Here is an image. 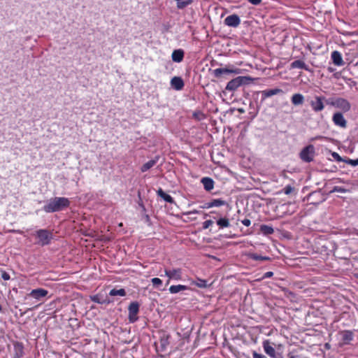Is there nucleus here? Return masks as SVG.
I'll return each mask as SVG.
<instances>
[{"label": "nucleus", "mask_w": 358, "mask_h": 358, "mask_svg": "<svg viewBox=\"0 0 358 358\" xmlns=\"http://www.w3.org/2000/svg\"><path fill=\"white\" fill-rule=\"evenodd\" d=\"M70 205V201L66 197H55L50 199L47 204L43 207L45 213L58 212L68 208Z\"/></svg>", "instance_id": "f257e3e1"}, {"label": "nucleus", "mask_w": 358, "mask_h": 358, "mask_svg": "<svg viewBox=\"0 0 358 358\" xmlns=\"http://www.w3.org/2000/svg\"><path fill=\"white\" fill-rule=\"evenodd\" d=\"M327 104L341 109L344 113L348 112L351 108L350 102L343 98H329L327 100Z\"/></svg>", "instance_id": "f03ea898"}, {"label": "nucleus", "mask_w": 358, "mask_h": 358, "mask_svg": "<svg viewBox=\"0 0 358 358\" xmlns=\"http://www.w3.org/2000/svg\"><path fill=\"white\" fill-rule=\"evenodd\" d=\"M251 78L248 76H238L230 80L225 87L226 90L233 92L236 90L243 85L248 83Z\"/></svg>", "instance_id": "7ed1b4c3"}, {"label": "nucleus", "mask_w": 358, "mask_h": 358, "mask_svg": "<svg viewBox=\"0 0 358 358\" xmlns=\"http://www.w3.org/2000/svg\"><path fill=\"white\" fill-rule=\"evenodd\" d=\"M36 236L38 239L37 243L42 246L48 245L52 238V234L46 229H39L36 231Z\"/></svg>", "instance_id": "20e7f679"}, {"label": "nucleus", "mask_w": 358, "mask_h": 358, "mask_svg": "<svg viewBox=\"0 0 358 358\" xmlns=\"http://www.w3.org/2000/svg\"><path fill=\"white\" fill-rule=\"evenodd\" d=\"M315 156V148L313 145H308L303 148L299 153L300 159L305 162L313 161Z\"/></svg>", "instance_id": "39448f33"}, {"label": "nucleus", "mask_w": 358, "mask_h": 358, "mask_svg": "<svg viewBox=\"0 0 358 358\" xmlns=\"http://www.w3.org/2000/svg\"><path fill=\"white\" fill-rule=\"evenodd\" d=\"M327 100L323 96H315L314 99L310 101V106L315 113H319L324 109Z\"/></svg>", "instance_id": "423d86ee"}, {"label": "nucleus", "mask_w": 358, "mask_h": 358, "mask_svg": "<svg viewBox=\"0 0 358 358\" xmlns=\"http://www.w3.org/2000/svg\"><path fill=\"white\" fill-rule=\"evenodd\" d=\"M241 69L237 68H218L215 69L213 71V74L216 78H220L222 75L226 74H239Z\"/></svg>", "instance_id": "0eeeda50"}, {"label": "nucleus", "mask_w": 358, "mask_h": 358, "mask_svg": "<svg viewBox=\"0 0 358 358\" xmlns=\"http://www.w3.org/2000/svg\"><path fill=\"white\" fill-rule=\"evenodd\" d=\"M48 294V291L43 289V288H38L32 289L29 294L28 296L32 297L33 299H36V301H41L44 298L47 296Z\"/></svg>", "instance_id": "6e6552de"}, {"label": "nucleus", "mask_w": 358, "mask_h": 358, "mask_svg": "<svg viewBox=\"0 0 358 358\" xmlns=\"http://www.w3.org/2000/svg\"><path fill=\"white\" fill-rule=\"evenodd\" d=\"M139 310V304L137 302H132L129 304L128 308L129 319L131 322H134L137 320L136 315Z\"/></svg>", "instance_id": "1a4fd4ad"}, {"label": "nucleus", "mask_w": 358, "mask_h": 358, "mask_svg": "<svg viewBox=\"0 0 358 358\" xmlns=\"http://www.w3.org/2000/svg\"><path fill=\"white\" fill-rule=\"evenodd\" d=\"M164 273L169 280H180L182 279V272L181 268L165 269Z\"/></svg>", "instance_id": "9d476101"}, {"label": "nucleus", "mask_w": 358, "mask_h": 358, "mask_svg": "<svg viewBox=\"0 0 358 358\" xmlns=\"http://www.w3.org/2000/svg\"><path fill=\"white\" fill-rule=\"evenodd\" d=\"M339 334L341 338V345H348L353 340L354 334L352 331L344 330L341 331Z\"/></svg>", "instance_id": "9b49d317"}, {"label": "nucleus", "mask_w": 358, "mask_h": 358, "mask_svg": "<svg viewBox=\"0 0 358 358\" xmlns=\"http://www.w3.org/2000/svg\"><path fill=\"white\" fill-rule=\"evenodd\" d=\"M332 121L335 125L341 128H345L347 127V121L343 117L341 113H336L333 115Z\"/></svg>", "instance_id": "f8f14e48"}, {"label": "nucleus", "mask_w": 358, "mask_h": 358, "mask_svg": "<svg viewBox=\"0 0 358 358\" xmlns=\"http://www.w3.org/2000/svg\"><path fill=\"white\" fill-rule=\"evenodd\" d=\"M224 24L229 27H237L241 24V20L237 15L233 14L224 19Z\"/></svg>", "instance_id": "ddd939ff"}, {"label": "nucleus", "mask_w": 358, "mask_h": 358, "mask_svg": "<svg viewBox=\"0 0 358 358\" xmlns=\"http://www.w3.org/2000/svg\"><path fill=\"white\" fill-rule=\"evenodd\" d=\"M262 346L264 352L266 355L272 358H275L276 352L273 346L271 345L270 341L268 340H266L263 342Z\"/></svg>", "instance_id": "4468645a"}, {"label": "nucleus", "mask_w": 358, "mask_h": 358, "mask_svg": "<svg viewBox=\"0 0 358 358\" xmlns=\"http://www.w3.org/2000/svg\"><path fill=\"white\" fill-rule=\"evenodd\" d=\"M331 58L334 65L341 66L344 65V62L340 52L334 50L331 52Z\"/></svg>", "instance_id": "2eb2a0df"}, {"label": "nucleus", "mask_w": 358, "mask_h": 358, "mask_svg": "<svg viewBox=\"0 0 358 358\" xmlns=\"http://www.w3.org/2000/svg\"><path fill=\"white\" fill-rule=\"evenodd\" d=\"M171 85L176 90H181L184 87V82L180 77L175 76L171 80Z\"/></svg>", "instance_id": "dca6fc26"}, {"label": "nucleus", "mask_w": 358, "mask_h": 358, "mask_svg": "<svg viewBox=\"0 0 358 358\" xmlns=\"http://www.w3.org/2000/svg\"><path fill=\"white\" fill-rule=\"evenodd\" d=\"M283 91L281 89L279 88H275V89H271V90H266L262 91V100L266 99L268 97H270L273 95H276L280 93H282Z\"/></svg>", "instance_id": "f3484780"}, {"label": "nucleus", "mask_w": 358, "mask_h": 358, "mask_svg": "<svg viewBox=\"0 0 358 358\" xmlns=\"http://www.w3.org/2000/svg\"><path fill=\"white\" fill-rule=\"evenodd\" d=\"M226 204V201L221 199H213L211 201L206 203L203 206V208H210L213 207H219Z\"/></svg>", "instance_id": "a211bd4d"}, {"label": "nucleus", "mask_w": 358, "mask_h": 358, "mask_svg": "<svg viewBox=\"0 0 358 358\" xmlns=\"http://www.w3.org/2000/svg\"><path fill=\"white\" fill-rule=\"evenodd\" d=\"M184 58V51L182 49H177L173 51L171 59L174 62L179 63Z\"/></svg>", "instance_id": "6ab92c4d"}, {"label": "nucleus", "mask_w": 358, "mask_h": 358, "mask_svg": "<svg viewBox=\"0 0 358 358\" xmlns=\"http://www.w3.org/2000/svg\"><path fill=\"white\" fill-rule=\"evenodd\" d=\"M304 96L300 93L294 94L291 97V102L294 106H300L304 103Z\"/></svg>", "instance_id": "aec40b11"}, {"label": "nucleus", "mask_w": 358, "mask_h": 358, "mask_svg": "<svg viewBox=\"0 0 358 358\" xmlns=\"http://www.w3.org/2000/svg\"><path fill=\"white\" fill-rule=\"evenodd\" d=\"M187 289H189V287H188L186 285H171L169 287V291L171 294H177L180 292L187 290Z\"/></svg>", "instance_id": "412c9836"}, {"label": "nucleus", "mask_w": 358, "mask_h": 358, "mask_svg": "<svg viewBox=\"0 0 358 358\" xmlns=\"http://www.w3.org/2000/svg\"><path fill=\"white\" fill-rule=\"evenodd\" d=\"M201 182L203 185L204 189L206 191H210L214 187V181L213 180V179L210 178L206 177L202 178Z\"/></svg>", "instance_id": "4be33fe9"}, {"label": "nucleus", "mask_w": 358, "mask_h": 358, "mask_svg": "<svg viewBox=\"0 0 358 358\" xmlns=\"http://www.w3.org/2000/svg\"><path fill=\"white\" fill-rule=\"evenodd\" d=\"M157 195L159 196H160L161 198H162L165 201H166V202H168L169 203H174V200H173V197L171 195L165 193L162 190V189H161V188L157 190Z\"/></svg>", "instance_id": "5701e85b"}, {"label": "nucleus", "mask_w": 358, "mask_h": 358, "mask_svg": "<svg viewBox=\"0 0 358 358\" xmlns=\"http://www.w3.org/2000/svg\"><path fill=\"white\" fill-rule=\"evenodd\" d=\"M157 160H158V158H156L155 159L150 160L148 162H146L145 164H144L141 166V171L145 172L148 170H149L150 169H151L152 166H154L156 164V163L157 162Z\"/></svg>", "instance_id": "b1692460"}, {"label": "nucleus", "mask_w": 358, "mask_h": 358, "mask_svg": "<svg viewBox=\"0 0 358 358\" xmlns=\"http://www.w3.org/2000/svg\"><path fill=\"white\" fill-rule=\"evenodd\" d=\"M291 66L293 69H301L308 70L307 65L301 60H295L291 64Z\"/></svg>", "instance_id": "393cba45"}, {"label": "nucleus", "mask_w": 358, "mask_h": 358, "mask_svg": "<svg viewBox=\"0 0 358 358\" xmlns=\"http://www.w3.org/2000/svg\"><path fill=\"white\" fill-rule=\"evenodd\" d=\"M178 9H183L192 4L194 0H175Z\"/></svg>", "instance_id": "a878e982"}, {"label": "nucleus", "mask_w": 358, "mask_h": 358, "mask_svg": "<svg viewBox=\"0 0 358 358\" xmlns=\"http://www.w3.org/2000/svg\"><path fill=\"white\" fill-rule=\"evenodd\" d=\"M217 224L220 229L229 227L230 226L229 220L227 217H220L217 220Z\"/></svg>", "instance_id": "bb28decb"}, {"label": "nucleus", "mask_w": 358, "mask_h": 358, "mask_svg": "<svg viewBox=\"0 0 358 358\" xmlns=\"http://www.w3.org/2000/svg\"><path fill=\"white\" fill-rule=\"evenodd\" d=\"M109 295L112 296H124L126 295V291L124 289H113L110 291Z\"/></svg>", "instance_id": "cd10ccee"}, {"label": "nucleus", "mask_w": 358, "mask_h": 358, "mask_svg": "<svg viewBox=\"0 0 358 358\" xmlns=\"http://www.w3.org/2000/svg\"><path fill=\"white\" fill-rule=\"evenodd\" d=\"M191 284L200 288H206L208 286L206 280L200 278H198L196 281H192Z\"/></svg>", "instance_id": "c85d7f7f"}, {"label": "nucleus", "mask_w": 358, "mask_h": 358, "mask_svg": "<svg viewBox=\"0 0 358 358\" xmlns=\"http://www.w3.org/2000/svg\"><path fill=\"white\" fill-rule=\"evenodd\" d=\"M260 230L265 235H270L274 232L273 227L265 224L261 225Z\"/></svg>", "instance_id": "c756f323"}, {"label": "nucleus", "mask_w": 358, "mask_h": 358, "mask_svg": "<svg viewBox=\"0 0 358 358\" xmlns=\"http://www.w3.org/2000/svg\"><path fill=\"white\" fill-rule=\"evenodd\" d=\"M248 256L250 259H252L253 260H257H257L264 261V260L270 259V258L268 257H264V256L258 255L255 253L249 254Z\"/></svg>", "instance_id": "7c9ffc66"}, {"label": "nucleus", "mask_w": 358, "mask_h": 358, "mask_svg": "<svg viewBox=\"0 0 358 358\" xmlns=\"http://www.w3.org/2000/svg\"><path fill=\"white\" fill-rule=\"evenodd\" d=\"M15 349L16 350V355L18 357H20L23 355V346L22 344L16 343L15 345Z\"/></svg>", "instance_id": "2f4dec72"}, {"label": "nucleus", "mask_w": 358, "mask_h": 358, "mask_svg": "<svg viewBox=\"0 0 358 358\" xmlns=\"http://www.w3.org/2000/svg\"><path fill=\"white\" fill-rule=\"evenodd\" d=\"M193 117L196 120H202L205 118V115L201 111H195L193 113Z\"/></svg>", "instance_id": "473e14b6"}, {"label": "nucleus", "mask_w": 358, "mask_h": 358, "mask_svg": "<svg viewBox=\"0 0 358 358\" xmlns=\"http://www.w3.org/2000/svg\"><path fill=\"white\" fill-rule=\"evenodd\" d=\"M151 282L154 287H159L162 285V280L159 278H153L151 279Z\"/></svg>", "instance_id": "72a5a7b5"}, {"label": "nucleus", "mask_w": 358, "mask_h": 358, "mask_svg": "<svg viewBox=\"0 0 358 358\" xmlns=\"http://www.w3.org/2000/svg\"><path fill=\"white\" fill-rule=\"evenodd\" d=\"M348 190L344 187H339V186H335L333 189L331 190V192H339V193H346Z\"/></svg>", "instance_id": "f704fd0d"}, {"label": "nucleus", "mask_w": 358, "mask_h": 358, "mask_svg": "<svg viewBox=\"0 0 358 358\" xmlns=\"http://www.w3.org/2000/svg\"><path fill=\"white\" fill-rule=\"evenodd\" d=\"M344 162L352 166H358V158L356 159H346Z\"/></svg>", "instance_id": "c9c22d12"}, {"label": "nucleus", "mask_w": 358, "mask_h": 358, "mask_svg": "<svg viewBox=\"0 0 358 358\" xmlns=\"http://www.w3.org/2000/svg\"><path fill=\"white\" fill-rule=\"evenodd\" d=\"M293 187L291 185H287L284 188L283 191L285 194H289L293 191Z\"/></svg>", "instance_id": "e433bc0d"}, {"label": "nucleus", "mask_w": 358, "mask_h": 358, "mask_svg": "<svg viewBox=\"0 0 358 358\" xmlns=\"http://www.w3.org/2000/svg\"><path fill=\"white\" fill-rule=\"evenodd\" d=\"M213 224V222L210 220H206L203 223V228L204 229H208L210 226H211L212 224Z\"/></svg>", "instance_id": "4c0bfd02"}, {"label": "nucleus", "mask_w": 358, "mask_h": 358, "mask_svg": "<svg viewBox=\"0 0 358 358\" xmlns=\"http://www.w3.org/2000/svg\"><path fill=\"white\" fill-rule=\"evenodd\" d=\"M91 299L92 301L97 303H103V301L100 300V297L98 295H94L91 297Z\"/></svg>", "instance_id": "58836bf2"}, {"label": "nucleus", "mask_w": 358, "mask_h": 358, "mask_svg": "<svg viewBox=\"0 0 358 358\" xmlns=\"http://www.w3.org/2000/svg\"><path fill=\"white\" fill-rule=\"evenodd\" d=\"M332 156L337 162H344L345 160L336 152H333Z\"/></svg>", "instance_id": "ea45409f"}, {"label": "nucleus", "mask_w": 358, "mask_h": 358, "mask_svg": "<svg viewBox=\"0 0 358 358\" xmlns=\"http://www.w3.org/2000/svg\"><path fill=\"white\" fill-rule=\"evenodd\" d=\"M252 357L253 358H267L265 355L262 354H259L256 351L252 352Z\"/></svg>", "instance_id": "a19ab883"}, {"label": "nucleus", "mask_w": 358, "mask_h": 358, "mask_svg": "<svg viewBox=\"0 0 358 358\" xmlns=\"http://www.w3.org/2000/svg\"><path fill=\"white\" fill-rule=\"evenodd\" d=\"M273 275V273L272 271L266 272L262 277L261 280L271 278Z\"/></svg>", "instance_id": "79ce46f5"}, {"label": "nucleus", "mask_w": 358, "mask_h": 358, "mask_svg": "<svg viewBox=\"0 0 358 358\" xmlns=\"http://www.w3.org/2000/svg\"><path fill=\"white\" fill-rule=\"evenodd\" d=\"M1 278L4 280H8L10 278V275L7 272H6V271H2V273H1Z\"/></svg>", "instance_id": "37998d69"}, {"label": "nucleus", "mask_w": 358, "mask_h": 358, "mask_svg": "<svg viewBox=\"0 0 358 358\" xmlns=\"http://www.w3.org/2000/svg\"><path fill=\"white\" fill-rule=\"evenodd\" d=\"M242 224L245 227H249L251 224V222L249 219H244L241 221Z\"/></svg>", "instance_id": "c03bdc74"}, {"label": "nucleus", "mask_w": 358, "mask_h": 358, "mask_svg": "<svg viewBox=\"0 0 358 358\" xmlns=\"http://www.w3.org/2000/svg\"><path fill=\"white\" fill-rule=\"evenodd\" d=\"M250 3L253 5H258L261 3L262 0H248Z\"/></svg>", "instance_id": "a18cd8bd"}, {"label": "nucleus", "mask_w": 358, "mask_h": 358, "mask_svg": "<svg viewBox=\"0 0 358 358\" xmlns=\"http://www.w3.org/2000/svg\"><path fill=\"white\" fill-rule=\"evenodd\" d=\"M323 138L322 136H316L315 138V139H320V138Z\"/></svg>", "instance_id": "49530a36"}, {"label": "nucleus", "mask_w": 358, "mask_h": 358, "mask_svg": "<svg viewBox=\"0 0 358 358\" xmlns=\"http://www.w3.org/2000/svg\"><path fill=\"white\" fill-rule=\"evenodd\" d=\"M170 280H169V278H168V280H166V285H169V284Z\"/></svg>", "instance_id": "de8ad7c7"}, {"label": "nucleus", "mask_w": 358, "mask_h": 358, "mask_svg": "<svg viewBox=\"0 0 358 358\" xmlns=\"http://www.w3.org/2000/svg\"><path fill=\"white\" fill-rule=\"evenodd\" d=\"M140 205H141V206L143 208V210H145V207H144V206H143L142 203H141V204H140Z\"/></svg>", "instance_id": "09e8293b"}, {"label": "nucleus", "mask_w": 358, "mask_h": 358, "mask_svg": "<svg viewBox=\"0 0 358 358\" xmlns=\"http://www.w3.org/2000/svg\"><path fill=\"white\" fill-rule=\"evenodd\" d=\"M291 358H294V356H292V357H291Z\"/></svg>", "instance_id": "8fccbe9b"}, {"label": "nucleus", "mask_w": 358, "mask_h": 358, "mask_svg": "<svg viewBox=\"0 0 358 358\" xmlns=\"http://www.w3.org/2000/svg\"><path fill=\"white\" fill-rule=\"evenodd\" d=\"M276 358V357H275Z\"/></svg>", "instance_id": "3c124183"}]
</instances>
